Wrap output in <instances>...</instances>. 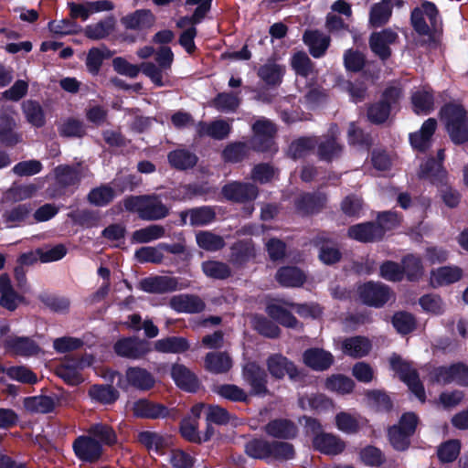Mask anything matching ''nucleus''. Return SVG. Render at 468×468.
I'll return each instance as SVG.
<instances>
[{"label": "nucleus", "instance_id": "f257e3e1", "mask_svg": "<svg viewBox=\"0 0 468 468\" xmlns=\"http://www.w3.org/2000/svg\"><path fill=\"white\" fill-rule=\"evenodd\" d=\"M244 452L255 460L286 462L295 457L294 446L288 441H269L264 437H253L244 444Z\"/></svg>", "mask_w": 468, "mask_h": 468}, {"label": "nucleus", "instance_id": "f03ea898", "mask_svg": "<svg viewBox=\"0 0 468 468\" xmlns=\"http://www.w3.org/2000/svg\"><path fill=\"white\" fill-rule=\"evenodd\" d=\"M451 142L455 145L468 143V112L461 103L449 101L439 112Z\"/></svg>", "mask_w": 468, "mask_h": 468}, {"label": "nucleus", "instance_id": "7ed1b4c3", "mask_svg": "<svg viewBox=\"0 0 468 468\" xmlns=\"http://www.w3.org/2000/svg\"><path fill=\"white\" fill-rule=\"evenodd\" d=\"M403 95L402 89L398 86H388L381 93L378 101L370 103L367 108V117L370 123L381 125L385 123L392 109L399 105Z\"/></svg>", "mask_w": 468, "mask_h": 468}, {"label": "nucleus", "instance_id": "20e7f679", "mask_svg": "<svg viewBox=\"0 0 468 468\" xmlns=\"http://www.w3.org/2000/svg\"><path fill=\"white\" fill-rule=\"evenodd\" d=\"M356 292L363 304L374 308H382L392 295L388 285L374 281L358 285Z\"/></svg>", "mask_w": 468, "mask_h": 468}, {"label": "nucleus", "instance_id": "39448f33", "mask_svg": "<svg viewBox=\"0 0 468 468\" xmlns=\"http://www.w3.org/2000/svg\"><path fill=\"white\" fill-rule=\"evenodd\" d=\"M241 378L246 385L250 387V395L256 397H266L270 394L268 388V373L256 361H249L243 365Z\"/></svg>", "mask_w": 468, "mask_h": 468}, {"label": "nucleus", "instance_id": "423d86ee", "mask_svg": "<svg viewBox=\"0 0 468 468\" xmlns=\"http://www.w3.org/2000/svg\"><path fill=\"white\" fill-rule=\"evenodd\" d=\"M119 376L116 386L123 391H128L130 388H133L140 391H149L155 385L154 377L147 369L140 367H129L125 370V375Z\"/></svg>", "mask_w": 468, "mask_h": 468}, {"label": "nucleus", "instance_id": "0eeeda50", "mask_svg": "<svg viewBox=\"0 0 468 468\" xmlns=\"http://www.w3.org/2000/svg\"><path fill=\"white\" fill-rule=\"evenodd\" d=\"M222 196L233 203H250L249 214L254 210L251 204L259 196V187L252 183L232 181L224 185L221 188Z\"/></svg>", "mask_w": 468, "mask_h": 468}, {"label": "nucleus", "instance_id": "6e6552de", "mask_svg": "<svg viewBox=\"0 0 468 468\" xmlns=\"http://www.w3.org/2000/svg\"><path fill=\"white\" fill-rule=\"evenodd\" d=\"M131 411L135 419L154 420L170 418L173 410L162 402L140 398L132 403Z\"/></svg>", "mask_w": 468, "mask_h": 468}, {"label": "nucleus", "instance_id": "1a4fd4ad", "mask_svg": "<svg viewBox=\"0 0 468 468\" xmlns=\"http://www.w3.org/2000/svg\"><path fill=\"white\" fill-rule=\"evenodd\" d=\"M115 354L121 357L139 360L152 350V343L138 336H127L117 340L113 346Z\"/></svg>", "mask_w": 468, "mask_h": 468}, {"label": "nucleus", "instance_id": "9d476101", "mask_svg": "<svg viewBox=\"0 0 468 468\" xmlns=\"http://www.w3.org/2000/svg\"><path fill=\"white\" fill-rule=\"evenodd\" d=\"M72 449L78 460L88 463H95L103 453L101 442L87 435L78 436L72 443Z\"/></svg>", "mask_w": 468, "mask_h": 468}, {"label": "nucleus", "instance_id": "9b49d317", "mask_svg": "<svg viewBox=\"0 0 468 468\" xmlns=\"http://www.w3.org/2000/svg\"><path fill=\"white\" fill-rule=\"evenodd\" d=\"M266 367L267 373L277 380L283 379L286 375L293 381L300 377V370L294 362L282 354L270 355L266 359Z\"/></svg>", "mask_w": 468, "mask_h": 468}, {"label": "nucleus", "instance_id": "f8f14e48", "mask_svg": "<svg viewBox=\"0 0 468 468\" xmlns=\"http://www.w3.org/2000/svg\"><path fill=\"white\" fill-rule=\"evenodd\" d=\"M327 196L323 192H303L294 199L295 210L303 217L319 214L326 206Z\"/></svg>", "mask_w": 468, "mask_h": 468}, {"label": "nucleus", "instance_id": "ddd939ff", "mask_svg": "<svg viewBox=\"0 0 468 468\" xmlns=\"http://www.w3.org/2000/svg\"><path fill=\"white\" fill-rule=\"evenodd\" d=\"M347 236L361 243H375L384 239V230L375 221H366L350 226Z\"/></svg>", "mask_w": 468, "mask_h": 468}, {"label": "nucleus", "instance_id": "4468645a", "mask_svg": "<svg viewBox=\"0 0 468 468\" xmlns=\"http://www.w3.org/2000/svg\"><path fill=\"white\" fill-rule=\"evenodd\" d=\"M398 38V34L390 28L373 32L369 37V48L382 61H386L392 53L389 45L394 44Z\"/></svg>", "mask_w": 468, "mask_h": 468}, {"label": "nucleus", "instance_id": "2eb2a0df", "mask_svg": "<svg viewBox=\"0 0 468 468\" xmlns=\"http://www.w3.org/2000/svg\"><path fill=\"white\" fill-rule=\"evenodd\" d=\"M316 149L319 160L331 163L341 157L344 145L339 143L336 134L330 133L317 138Z\"/></svg>", "mask_w": 468, "mask_h": 468}, {"label": "nucleus", "instance_id": "dca6fc26", "mask_svg": "<svg viewBox=\"0 0 468 468\" xmlns=\"http://www.w3.org/2000/svg\"><path fill=\"white\" fill-rule=\"evenodd\" d=\"M303 362L309 368L323 372L333 366L335 357L331 352L324 348L310 347L303 353Z\"/></svg>", "mask_w": 468, "mask_h": 468}, {"label": "nucleus", "instance_id": "f3484780", "mask_svg": "<svg viewBox=\"0 0 468 468\" xmlns=\"http://www.w3.org/2000/svg\"><path fill=\"white\" fill-rule=\"evenodd\" d=\"M171 378L181 390L197 393L200 388L197 376L183 364H174L171 367Z\"/></svg>", "mask_w": 468, "mask_h": 468}, {"label": "nucleus", "instance_id": "a211bd4d", "mask_svg": "<svg viewBox=\"0 0 468 468\" xmlns=\"http://www.w3.org/2000/svg\"><path fill=\"white\" fill-rule=\"evenodd\" d=\"M312 443L314 450L332 456L341 454L346 447V441L338 435L324 431L314 436L312 439Z\"/></svg>", "mask_w": 468, "mask_h": 468}, {"label": "nucleus", "instance_id": "6ab92c4d", "mask_svg": "<svg viewBox=\"0 0 468 468\" xmlns=\"http://www.w3.org/2000/svg\"><path fill=\"white\" fill-rule=\"evenodd\" d=\"M6 352L20 356H32L40 351L39 346L30 337L11 335L4 339Z\"/></svg>", "mask_w": 468, "mask_h": 468}, {"label": "nucleus", "instance_id": "aec40b11", "mask_svg": "<svg viewBox=\"0 0 468 468\" xmlns=\"http://www.w3.org/2000/svg\"><path fill=\"white\" fill-rule=\"evenodd\" d=\"M265 432L278 440H293L297 437L299 429L297 425L289 419L277 418L270 420L265 425Z\"/></svg>", "mask_w": 468, "mask_h": 468}, {"label": "nucleus", "instance_id": "412c9836", "mask_svg": "<svg viewBox=\"0 0 468 468\" xmlns=\"http://www.w3.org/2000/svg\"><path fill=\"white\" fill-rule=\"evenodd\" d=\"M138 288L148 293H165L178 289V282L175 277L154 276L140 281Z\"/></svg>", "mask_w": 468, "mask_h": 468}, {"label": "nucleus", "instance_id": "4be33fe9", "mask_svg": "<svg viewBox=\"0 0 468 468\" xmlns=\"http://www.w3.org/2000/svg\"><path fill=\"white\" fill-rule=\"evenodd\" d=\"M171 309L178 314H199L206 308V303L195 294H177L169 300Z\"/></svg>", "mask_w": 468, "mask_h": 468}, {"label": "nucleus", "instance_id": "5701e85b", "mask_svg": "<svg viewBox=\"0 0 468 468\" xmlns=\"http://www.w3.org/2000/svg\"><path fill=\"white\" fill-rule=\"evenodd\" d=\"M418 176L429 180L432 185L443 186L447 183L448 173L443 165L431 156L420 165Z\"/></svg>", "mask_w": 468, "mask_h": 468}, {"label": "nucleus", "instance_id": "b1692460", "mask_svg": "<svg viewBox=\"0 0 468 468\" xmlns=\"http://www.w3.org/2000/svg\"><path fill=\"white\" fill-rule=\"evenodd\" d=\"M277 282L285 288H299L306 282V274L297 266H282L275 274Z\"/></svg>", "mask_w": 468, "mask_h": 468}, {"label": "nucleus", "instance_id": "393cba45", "mask_svg": "<svg viewBox=\"0 0 468 468\" xmlns=\"http://www.w3.org/2000/svg\"><path fill=\"white\" fill-rule=\"evenodd\" d=\"M121 24L129 30H144L153 27L155 17L149 9H137L121 18Z\"/></svg>", "mask_w": 468, "mask_h": 468}, {"label": "nucleus", "instance_id": "a878e982", "mask_svg": "<svg viewBox=\"0 0 468 468\" xmlns=\"http://www.w3.org/2000/svg\"><path fill=\"white\" fill-rule=\"evenodd\" d=\"M255 257L256 250L251 239L239 240L230 247L229 261L234 266H244Z\"/></svg>", "mask_w": 468, "mask_h": 468}, {"label": "nucleus", "instance_id": "bb28decb", "mask_svg": "<svg viewBox=\"0 0 468 468\" xmlns=\"http://www.w3.org/2000/svg\"><path fill=\"white\" fill-rule=\"evenodd\" d=\"M59 403V397L57 394L51 396L38 395L27 397L24 399V407L30 412L48 414L55 410Z\"/></svg>", "mask_w": 468, "mask_h": 468}, {"label": "nucleus", "instance_id": "cd10ccee", "mask_svg": "<svg viewBox=\"0 0 468 468\" xmlns=\"http://www.w3.org/2000/svg\"><path fill=\"white\" fill-rule=\"evenodd\" d=\"M54 172L58 186L64 189L70 186L78 188L82 179L81 170L78 166L60 165Z\"/></svg>", "mask_w": 468, "mask_h": 468}, {"label": "nucleus", "instance_id": "c85d7f7f", "mask_svg": "<svg viewBox=\"0 0 468 468\" xmlns=\"http://www.w3.org/2000/svg\"><path fill=\"white\" fill-rule=\"evenodd\" d=\"M303 40L309 48V52L315 58H322L330 46V37L324 35L318 30H306L303 33Z\"/></svg>", "mask_w": 468, "mask_h": 468}, {"label": "nucleus", "instance_id": "c756f323", "mask_svg": "<svg viewBox=\"0 0 468 468\" xmlns=\"http://www.w3.org/2000/svg\"><path fill=\"white\" fill-rule=\"evenodd\" d=\"M463 275V269L458 266H442L431 271V284L434 288L450 285L459 282Z\"/></svg>", "mask_w": 468, "mask_h": 468}, {"label": "nucleus", "instance_id": "7c9ffc66", "mask_svg": "<svg viewBox=\"0 0 468 468\" xmlns=\"http://www.w3.org/2000/svg\"><path fill=\"white\" fill-rule=\"evenodd\" d=\"M371 347L370 340L362 335L346 337L342 342L343 353L354 358H361L367 356Z\"/></svg>", "mask_w": 468, "mask_h": 468}, {"label": "nucleus", "instance_id": "2f4dec72", "mask_svg": "<svg viewBox=\"0 0 468 468\" xmlns=\"http://www.w3.org/2000/svg\"><path fill=\"white\" fill-rule=\"evenodd\" d=\"M167 160L171 167L178 171H186L197 165L198 157L186 148H178L168 153Z\"/></svg>", "mask_w": 468, "mask_h": 468}, {"label": "nucleus", "instance_id": "473e14b6", "mask_svg": "<svg viewBox=\"0 0 468 468\" xmlns=\"http://www.w3.org/2000/svg\"><path fill=\"white\" fill-rule=\"evenodd\" d=\"M403 280L410 282H418L423 276L424 267L420 256L408 253L401 258Z\"/></svg>", "mask_w": 468, "mask_h": 468}, {"label": "nucleus", "instance_id": "72a5a7b5", "mask_svg": "<svg viewBox=\"0 0 468 468\" xmlns=\"http://www.w3.org/2000/svg\"><path fill=\"white\" fill-rule=\"evenodd\" d=\"M204 367L212 374H225L232 367V359L226 352H209L205 356Z\"/></svg>", "mask_w": 468, "mask_h": 468}, {"label": "nucleus", "instance_id": "f704fd0d", "mask_svg": "<svg viewBox=\"0 0 468 468\" xmlns=\"http://www.w3.org/2000/svg\"><path fill=\"white\" fill-rule=\"evenodd\" d=\"M168 215V208L155 196L145 195L139 218L144 220H158Z\"/></svg>", "mask_w": 468, "mask_h": 468}, {"label": "nucleus", "instance_id": "c9c22d12", "mask_svg": "<svg viewBox=\"0 0 468 468\" xmlns=\"http://www.w3.org/2000/svg\"><path fill=\"white\" fill-rule=\"evenodd\" d=\"M240 91L218 92L211 101L210 106L225 113L236 112L241 103Z\"/></svg>", "mask_w": 468, "mask_h": 468}, {"label": "nucleus", "instance_id": "e433bc0d", "mask_svg": "<svg viewBox=\"0 0 468 468\" xmlns=\"http://www.w3.org/2000/svg\"><path fill=\"white\" fill-rule=\"evenodd\" d=\"M88 395L92 401L102 405H112L120 397L119 391L109 384L91 385L88 389Z\"/></svg>", "mask_w": 468, "mask_h": 468}, {"label": "nucleus", "instance_id": "4c0bfd02", "mask_svg": "<svg viewBox=\"0 0 468 468\" xmlns=\"http://www.w3.org/2000/svg\"><path fill=\"white\" fill-rule=\"evenodd\" d=\"M189 348L188 340L183 336H166L156 340L154 344V349L164 354H182Z\"/></svg>", "mask_w": 468, "mask_h": 468}, {"label": "nucleus", "instance_id": "58836bf2", "mask_svg": "<svg viewBox=\"0 0 468 468\" xmlns=\"http://www.w3.org/2000/svg\"><path fill=\"white\" fill-rule=\"evenodd\" d=\"M367 423L366 418H356L346 411H340L335 417V427L346 434L358 433Z\"/></svg>", "mask_w": 468, "mask_h": 468}, {"label": "nucleus", "instance_id": "ea45409f", "mask_svg": "<svg viewBox=\"0 0 468 468\" xmlns=\"http://www.w3.org/2000/svg\"><path fill=\"white\" fill-rule=\"evenodd\" d=\"M116 19L112 15L106 16L96 24L86 26L84 35L91 40L106 38L114 30Z\"/></svg>", "mask_w": 468, "mask_h": 468}, {"label": "nucleus", "instance_id": "a19ab883", "mask_svg": "<svg viewBox=\"0 0 468 468\" xmlns=\"http://www.w3.org/2000/svg\"><path fill=\"white\" fill-rule=\"evenodd\" d=\"M15 120L7 115H0V144L14 147L22 141L21 134L15 132Z\"/></svg>", "mask_w": 468, "mask_h": 468}, {"label": "nucleus", "instance_id": "79ce46f5", "mask_svg": "<svg viewBox=\"0 0 468 468\" xmlns=\"http://www.w3.org/2000/svg\"><path fill=\"white\" fill-rule=\"evenodd\" d=\"M22 112L27 122L35 128H42L46 125V113L39 103L35 100H27L22 103Z\"/></svg>", "mask_w": 468, "mask_h": 468}, {"label": "nucleus", "instance_id": "37998d69", "mask_svg": "<svg viewBox=\"0 0 468 468\" xmlns=\"http://www.w3.org/2000/svg\"><path fill=\"white\" fill-rule=\"evenodd\" d=\"M284 67L276 63L264 64L258 69L259 78L268 86L276 88L282 82Z\"/></svg>", "mask_w": 468, "mask_h": 468}, {"label": "nucleus", "instance_id": "c03bdc74", "mask_svg": "<svg viewBox=\"0 0 468 468\" xmlns=\"http://www.w3.org/2000/svg\"><path fill=\"white\" fill-rule=\"evenodd\" d=\"M411 104L415 113L430 114L434 109L432 90H420L412 93Z\"/></svg>", "mask_w": 468, "mask_h": 468}, {"label": "nucleus", "instance_id": "a18cd8bd", "mask_svg": "<svg viewBox=\"0 0 468 468\" xmlns=\"http://www.w3.org/2000/svg\"><path fill=\"white\" fill-rule=\"evenodd\" d=\"M219 397L231 402L250 403V393L235 384H221L213 388Z\"/></svg>", "mask_w": 468, "mask_h": 468}, {"label": "nucleus", "instance_id": "49530a36", "mask_svg": "<svg viewBox=\"0 0 468 468\" xmlns=\"http://www.w3.org/2000/svg\"><path fill=\"white\" fill-rule=\"evenodd\" d=\"M250 154V146L244 142L228 144L221 152L225 163L237 164L242 162Z\"/></svg>", "mask_w": 468, "mask_h": 468}, {"label": "nucleus", "instance_id": "de8ad7c7", "mask_svg": "<svg viewBox=\"0 0 468 468\" xmlns=\"http://www.w3.org/2000/svg\"><path fill=\"white\" fill-rule=\"evenodd\" d=\"M392 15V6L388 0L374 4L369 12V23L374 27L386 25Z\"/></svg>", "mask_w": 468, "mask_h": 468}, {"label": "nucleus", "instance_id": "09e8293b", "mask_svg": "<svg viewBox=\"0 0 468 468\" xmlns=\"http://www.w3.org/2000/svg\"><path fill=\"white\" fill-rule=\"evenodd\" d=\"M268 315L280 324L287 328H295L298 324L297 318L291 311L282 305L271 303L266 307Z\"/></svg>", "mask_w": 468, "mask_h": 468}, {"label": "nucleus", "instance_id": "8fccbe9b", "mask_svg": "<svg viewBox=\"0 0 468 468\" xmlns=\"http://www.w3.org/2000/svg\"><path fill=\"white\" fill-rule=\"evenodd\" d=\"M204 274L214 280H227L232 275V271L229 264L219 261H206L201 264Z\"/></svg>", "mask_w": 468, "mask_h": 468}, {"label": "nucleus", "instance_id": "3c124183", "mask_svg": "<svg viewBox=\"0 0 468 468\" xmlns=\"http://www.w3.org/2000/svg\"><path fill=\"white\" fill-rule=\"evenodd\" d=\"M115 197L114 189L106 184L90 189L87 195V200L90 204L96 207H105L109 205Z\"/></svg>", "mask_w": 468, "mask_h": 468}, {"label": "nucleus", "instance_id": "603ef678", "mask_svg": "<svg viewBox=\"0 0 468 468\" xmlns=\"http://www.w3.org/2000/svg\"><path fill=\"white\" fill-rule=\"evenodd\" d=\"M324 386L328 390L345 395L352 393L356 384L349 377L343 374H334L326 378Z\"/></svg>", "mask_w": 468, "mask_h": 468}, {"label": "nucleus", "instance_id": "864d4df0", "mask_svg": "<svg viewBox=\"0 0 468 468\" xmlns=\"http://www.w3.org/2000/svg\"><path fill=\"white\" fill-rule=\"evenodd\" d=\"M391 323L396 331L402 335L412 333L417 327L415 316L406 311L396 312L392 316Z\"/></svg>", "mask_w": 468, "mask_h": 468}, {"label": "nucleus", "instance_id": "5fc2aeb1", "mask_svg": "<svg viewBox=\"0 0 468 468\" xmlns=\"http://www.w3.org/2000/svg\"><path fill=\"white\" fill-rule=\"evenodd\" d=\"M138 441L147 450H154L158 453H163L167 446L166 439L163 435L150 431L139 432Z\"/></svg>", "mask_w": 468, "mask_h": 468}, {"label": "nucleus", "instance_id": "6e6d98bb", "mask_svg": "<svg viewBox=\"0 0 468 468\" xmlns=\"http://www.w3.org/2000/svg\"><path fill=\"white\" fill-rule=\"evenodd\" d=\"M387 435L394 450L405 452L410 448L412 436L397 426L392 425L388 427Z\"/></svg>", "mask_w": 468, "mask_h": 468}, {"label": "nucleus", "instance_id": "4d7b16f0", "mask_svg": "<svg viewBox=\"0 0 468 468\" xmlns=\"http://www.w3.org/2000/svg\"><path fill=\"white\" fill-rule=\"evenodd\" d=\"M390 367L395 371L402 382L412 378L413 374H419L418 370L411 367L410 362L404 360L399 355L393 353L389 358Z\"/></svg>", "mask_w": 468, "mask_h": 468}, {"label": "nucleus", "instance_id": "13d9d810", "mask_svg": "<svg viewBox=\"0 0 468 468\" xmlns=\"http://www.w3.org/2000/svg\"><path fill=\"white\" fill-rule=\"evenodd\" d=\"M89 433L92 435L101 444L112 446L117 442V436L110 425L104 423H95L90 426Z\"/></svg>", "mask_w": 468, "mask_h": 468}, {"label": "nucleus", "instance_id": "bf43d9fd", "mask_svg": "<svg viewBox=\"0 0 468 468\" xmlns=\"http://www.w3.org/2000/svg\"><path fill=\"white\" fill-rule=\"evenodd\" d=\"M58 134L65 138H81L86 134L83 122L72 117L66 119L58 128Z\"/></svg>", "mask_w": 468, "mask_h": 468}, {"label": "nucleus", "instance_id": "052dcab7", "mask_svg": "<svg viewBox=\"0 0 468 468\" xmlns=\"http://www.w3.org/2000/svg\"><path fill=\"white\" fill-rule=\"evenodd\" d=\"M196 240L198 247L207 251H218L225 246L223 238L210 231H199Z\"/></svg>", "mask_w": 468, "mask_h": 468}, {"label": "nucleus", "instance_id": "680f3d73", "mask_svg": "<svg viewBox=\"0 0 468 468\" xmlns=\"http://www.w3.org/2000/svg\"><path fill=\"white\" fill-rule=\"evenodd\" d=\"M317 138L316 136H302L292 141L289 146L292 158H302L307 152L315 149Z\"/></svg>", "mask_w": 468, "mask_h": 468}, {"label": "nucleus", "instance_id": "e2e57ef3", "mask_svg": "<svg viewBox=\"0 0 468 468\" xmlns=\"http://www.w3.org/2000/svg\"><path fill=\"white\" fill-rule=\"evenodd\" d=\"M347 140L351 145H358L359 147L368 151L373 145L372 136L365 133L361 128L351 122L347 132Z\"/></svg>", "mask_w": 468, "mask_h": 468}, {"label": "nucleus", "instance_id": "0e129e2a", "mask_svg": "<svg viewBox=\"0 0 468 468\" xmlns=\"http://www.w3.org/2000/svg\"><path fill=\"white\" fill-rule=\"evenodd\" d=\"M31 212L29 204H19L3 214L4 221L8 227H16L25 221Z\"/></svg>", "mask_w": 468, "mask_h": 468}, {"label": "nucleus", "instance_id": "69168bd1", "mask_svg": "<svg viewBox=\"0 0 468 468\" xmlns=\"http://www.w3.org/2000/svg\"><path fill=\"white\" fill-rule=\"evenodd\" d=\"M190 225L206 226L216 219V212L209 206H202L189 210Z\"/></svg>", "mask_w": 468, "mask_h": 468}, {"label": "nucleus", "instance_id": "338daca9", "mask_svg": "<svg viewBox=\"0 0 468 468\" xmlns=\"http://www.w3.org/2000/svg\"><path fill=\"white\" fill-rule=\"evenodd\" d=\"M291 66L296 75L307 78L313 72L314 64L304 51L295 52L291 59Z\"/></svg>", "mask_w": 468, "mask_h": 468}, {"label": "nucleus", "instance_id": "774afa93", "mask_svg": "<svg viewBox=\"0 0 468 468\" xmlns=\"http://www.w3.org/2000/svg\"><path fill=\"white\" fill-rule=\"evenodd\" d=\"M359 457L366 465L371 467H380L386 462L383 452L373 445H367L362 448L359 452Z\"/></svg>", "mask_w": 468, "mask_h": 468}]
</instances>
